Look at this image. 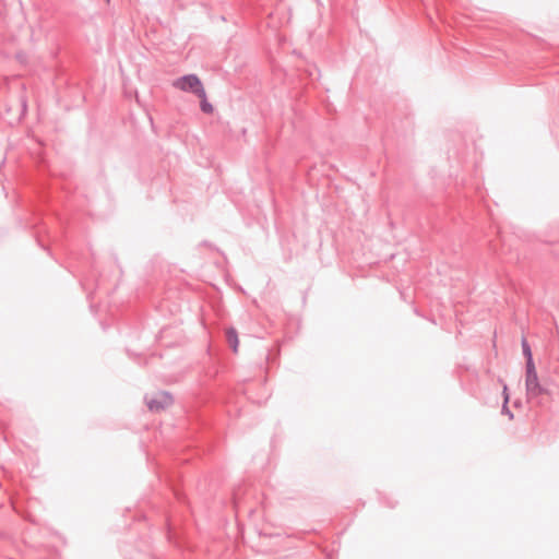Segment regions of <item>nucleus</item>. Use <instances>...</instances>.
<instances>
[{
	"instance_id": "39448f33",
	"label": "nucleus",
	"mask_w": 559,
	"mask_h": 559,
	"mask_svg": "<svg viewBox=\"0 0 559 559\" xmlns=\"http://www.w3.org/2000/svg\"><path fill=\"white\" fill-rule=\"evenodd\" d=\"M521 345H522L523 355L526 358L525 367H528L530 364L535 365L534 360H533L531 346L525 337L522 338Z\"/></svg>"
},
{
	"instance_id": "7ed1b4c3",
	"label": "nucleus",
	"mask_w": 559,
	"mask_h": 559,
	"mask_svg": "<svg viewBox=\"0 0 559 559\" xmlns=\"http://www.w3.org/2000/svg\"><path fill=\"white\" fill-rule=\"evenodd\" d=\"M173 402V396L166 391L157 392L154 396L151 397L147 395L145 396V403L148 409L152 412L163 411L170 406Z\"/></svg>"
},
{
	"instance_id": "0eeeda50",
	"label": "nucleus",
	"mask_w": 559,
	"mask_h": 559,
	"mask_svg": "<svg viewBox=\"0 0 559 559\" xmlns=\"http://www.w3.org/2000/svg\"><path fill=\"white\" fill-rule=\"evenodd\" d=\"M200 107H201V110L204 112V114H212L213 112V105L210 104L207 100H206V97L205 98H201V104H200Z\"/></svg>"
},
{
	"instance_id": "f03ea898",
	"label": "nucleus",
	"mask_w": 559,
	"mask_h": 559,
	"mask_svg": "<svg viewBox=\"0 0 559 559\" xmlns=\"http://www.w3.org/2000/svg\"><path fill=\"white\" fill-rule=\"evenodd\" d=\"M176 88L183 92H190L197 95L199 98H205V90L201 80L195 74H187L177 79L174 84Z\"/></svg>"
},
{
	"instance_id": "20e7f679",
	"label": "nucleus",
	"mask_w": 559,
	"mask_h": 559,
	"mask_svg": "<svg viewBox=\"0 0 559 559\" xmlns=\"http://www.w3.org/2000/svg\"><path fill=\"white\" fill-rule=\"evenodd\" d=\"M226 341L229 344V346L231 347L233 352L237 353L238 346H239V340H238V333H237L236 329L228 328L226 330Z\"/></svg>"
},
{
	"instance_id": "423d86ee",
	"label": "nucleus",
	"mask_w": 559,
	"mask_h": 559,
	"mask_svg": "<svg viewBox=\"0 0 559 559\" xmlns=\"http://www.w3.org/2000/svg\"><path fill=\"white\" fill-rule=\"evenodd\" d=\"M509 403V394H508V386L507 384L503 385V404L501 408V413L503 415H507L510 419H513V413L508 407Z\"/></svg>"
},
{
	"instance_id": "f257e3e1",
	"label": "nucleus",
	"mask_w": 559,
	"mask_h": 559,
	"mask_svg": "<svg viewBox=\"0 0 559 559\" xmlns=\"http://www.w3.org/2000/svg\"><path fill=\"white\" fill-rule=\"evenodd\" d=\"M525 390L528 401L545 394L547 390L540 384L535 365L525 367Z\"/></svg>"
}]
</instances>
